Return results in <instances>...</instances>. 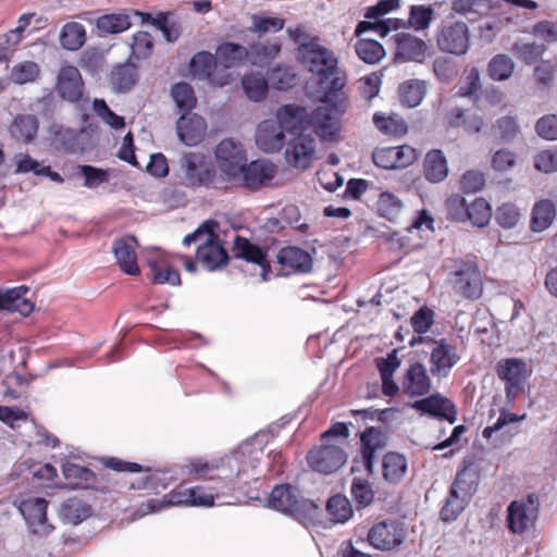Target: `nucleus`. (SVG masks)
I'll use <instances>...</instances> for the list:
<instances>
[{
	"label": "nucleus",
	"mask_w": 557,
	"mask_h": 557,
	"mask_svg": "<svg viewBox=\"0 0 557 557\" xmlns=\"http://www.w3.org/2000/svg\"><path fill=\"white\" fill-rule=\"evenodd\" d=\"M434 10L425 5H412L410 8L408 24L416 30L428 28L432 22Z\"/></svg>",
	"instance_id": "obj_62"
},
{
	"label": "nucleus",
	"mask_w": 557,
	"mask_h": 557,
	"mask_svg": "<svg viewBox=\"0 0 557 557\" xmlns=\"http://www.w3.org/2000/svg\"><path fill=\"white\" fill-rule=\"evenodd\" d=\"M275 119L284 133H305L309 128V111L298 104H284L275 113Z\"/></svg>",
	"instance_id": "obj_18"
},
{
	"label": "nucleus",
	"mask_w": 557,
	"mask_h": 557,
	"mask_svg": "<svg viewBox=\"0 0 557 557\" xmlns=\"http://www.w3.org/2000/svg\"><path fill=\"white\" fill-rule=\"evenodd\" d=\"M271 86L281 91L288 90L296 86L298 77L293 67L276 65L268 74Z\"/></svg>",
	"instance_id": "obj_46"
},
{
	"label": "nucleus",
	"mask_w": 557,
	"mask_h": 557,
	"mask_svg": "<svg viewBox=\"0 0 557 557\" xmlns=\"http://www.w3.org/2000/svg\"><path fill=\"white\" fill-rule=\"evenodd\" d=\"M148 263L151 271V277L154 283H169L171 285L181 284L178 271L170 265L169 260L165 256L158 255L156 258H150Z\"/></svg>",
	"instance_id": "obj_33"
},
{
	"label": "nucleus",
	"mask_w": 557,
	"mask_h": 557,
	"mask_svg": "<svg viewBox=\"0 0 557 557\" xmlns=\"http://www.w3.org/2000/svg\"><path fill=\"white\" fill-rule=\"evenodd\" d=\"M83 81L79 71L72 65L63 66L58 75L57 90L69 102H77L83 96Z\"/></svg>",
	"instance_id": "obj_23"
},
{
	"label": "nucleus",
	"mask_w": 557,
	"mask_h": 557,
	"mask_svg": "<svg viewBox=\"0 0 557 557\" xmlns=\"http://www.w3.org/2000/svg\"><path fill=\"white\" fill-rule=\"evenodd\" d=\"M176 128L180 139L185 145L195 146L205 137L207 124L200 115L187 113L178 119Z\"/></svg>",
	"instance_id": "obj_25"
},
{
	"label": "nucleus",
	"mask_w": 557,
	"mask_h": 557,
	"mask_svg": "<svg viewBox=\"0 0 557 557\" xmlns=\"http://www.w3.org/2000/svg\"><path fill=\"white\" fill-rule=\"evenodd\" d=\"M449 124L451 126H463L468 133H479L483 126L482 117L476 113H467L459 108H455L449 114Z\"/></svg>",
	"instance_id": "obj_52"
},
{
	"label": "nucleus",
	"mask_w": 557,
	"mask_h": 557,
	"mask_svg": "<svg viewBox=\"0 0 557 557\" xmlns=\"http://www.w3.org/2000/svg\"><path fill=\"white\" fill-rule=\"evenodd\" d=\"M383 476L389 483H398L407 471L406 458L397 453H388L383 458Z\"/></svg>",
	"instance_id": "obj_42"
},
{
	"label": "nucleus",
	"mask_w": 557,
	"mask_h": 557,
	"mask_svg": "<svg viewBox=\"0 0 557 557\" xmlns=\"http://www.w3.org/2000/svg\"><path fill=\"white\" fill-rule=\"evenodd\" d=\"M248 50L242 45L234 42H223L215 51L216 61L225 69L236 67L248 60Z\"/></svg>",
	"instance_id": "obj_34"
},
{
	"label": "nucleus",
	"mask_w": 557,
	"mask_h": 557,
	"mask_svg": "<svg viewBox=\"0 0 557 557\" xmlns=\"http://www.w3.org/2000/svg\"><path fill=\"white\" fill-rule=\"evenodd\" d=\"M406 27V22L400 18H382L375 22L370 21H361L358 23L355 35L360 36L361 34L373 30L380 37L384 38L386 37L392 30H397L399 28Z\"/></svg>",
	"instance_id": "obj_41"
},
{
	"label": "nucleus",
	"mask_w": 557,
	"mask_h": 557,
	"mask_svg": "<svg viewBox=\"0 0 557 557\" xmlns=\"http://www.w3.org/2000/svg\"><path fill=\"white\" fill-rule=\"evenodd\" d=\"M242 87L249 100L259 102L268 95L269 78L267 79L259 72H250L243 76Z\"/></svg>",
	"instance_id": "obj_37"
},
{
	"label": "nucleus",
	"mask_w": 557,
	"mask_h": 557,
	"mask_svg": "<svg viewBox=\"0 0 557 557\" xmlns=\"http://www.w3.org/2000/svg\"><path fill=\"white\" fill-rule=\"evenodd\" d=\"M554 218V203L550 200H541L533 208L531 227L534 232H542L552 224Z\"/></svg>",
	"instance_id": "obj_48"
},
{
	"label": "nucleus",
	"mask_w": 557,
	"mask_h": 557,
	"mask_svg": "<svg viewBox=\"0 0 557 557\" xmlns=\"http://www.w3.org/2000/svg\"><path fill=\"white\" fill-rule=\"evenodd\" d=\"M406 537L405 523L397 519H385L373 524L367 535L369 544L379 550L388 552L400 546Z\"/></svg>",
	"instance_id": "obj_4"
},
{
	"label": "nucleus",
	"mask_w": 557,
	"mask_h": 557,
	"mask_svg": "<svg viewBox=\"0 0 557 557\" xmlns=\"http://www.w3.org/2000/svg\"><path fill=\"white\" fill-rule=\"evenodd\" d=\"M310 468L323 474L337 471L347 460V455L338 443H322L307 456Z\"/></svg>",
	"instance_id": "obj_6"
},
{
	"label": "nucleus",
	"mask_w": 557,
	"mask_h": 557,
	"mask_svg": "<svg viewBox=\"0 0 557 557\" xmlns=\"http://www.w3.org/2000/svg\"><path fill=\"white\" fill-rule=\"evenodd\" d=\"M182 168L185 171L186 184L203 185L211 180L212 171L201 153L188 152L182 157Z\"/></svg>",
	"instance_id": "obj_21"
},
{
	"label": "nucleus",
	"mask_w": 557,
	"mask_h": 557,
	"mask_svg": "<svg viewBox=\"0 0 557 557\" xmlns=\"http://www.w3.org/2000/svg\"><path fill=\"white\" fill-rule=\"evenodd\" d=\"M27 293L28 287L24 285L0 292L3 310L20 312L23 315L33 312L34 304L26 297Z\"/></svg>",
	"instance_id": "obj_29"
},
{
	"label": "nucleus",
	"mask_w": 557,
	"mask_h": 557,
	"mask_svg": "<svg viewBox=\"0 0 557 557\" xmlns=\"http://www.w3.org/2000/svg\"><path fill=\"white\" fill-rule=\"evenodd\" d=\"M450 282L455 293L465 298L474 300L483 293L481 272L471 261H461L454 271Z\"/></svg>",
	"instance_id": "obj_7"
},
{
	"label": "nucleus",
	"mask_w": 557,
	"mask_h": 557,
	"mask_svg": "<svg viewBox=\"0 0 557 557\" xmlns=\"http://www.w3.org/2000/svg\"><path fill=\"white\" fill-rule=\"evenodd\" d=\"M411 407L421 413L445 419L449 423H454L456 420V411L453 404L438 394L417 400Z\"/></svg>",
	"instance_id": "obj_26"
},
{
	"label": "nucleus",
	"mask_w": 557,
	"mask_h": 557,
	"mask_svg": "<svg viewBox=\"0 0 557 557\" xmlns=\"http://www.w3.org/2000/svg\"><path fill=\"white\" fill-rule=\"evenodd\" d=\"M460 356L456 345L445 338L433 341L430 354V371L436 377H446L451 369L459 362Z\"/></svg>",
	"instance_id": "obj_14"
},
{
	"label": "nucleus",
	"mask_w": 557,
	"mask_h": 557,
	"mask_svg": "<svg viewBox=\"0 0 557 557\" xmlns=\"http://www.w3.org/2000/svg\"><path fill=\"white\" fill-rule=\"evenodd\" d=\"M424 176L429 182L438 183L448 174L447 161L441 150H432L424 159Z\"/></svg>",
	"instance_id": "obj_39"
},
{
	"label": "nucleus",
	"mask_w": 557,
	"mask_h": 557,
	"mask_svg": "<svg viewBox=\"0 0 557 557\" xmlns=\"http://www.w3.org/2000/svg\"><path fill=\"white\" fill-rule=\"evenodd\" d=\"M431 387L432 382L425 366L418 361L410 363L403 376V392L414 398L428 395Z\"/></svg>",
	"instance_id": "obj_17"
},
{
	"label": "nucleus",
	"mask_w": 557,
	"mask_h": 557,
	"mask_svg": "<svg viewBox=\"0 0 557 557\" xmlns=\"http://www.w3.org/2000/svg\"><path fill=\"white\" fill-rule=\"evenodd\" d=\"M276 166L268 160H256L242 168L240 174L234 182L242 183L249 189L267 186L276 174Z\"/></svg>",
	"instance_id": "obj_15"
},
{
	"label": "nucleus",
	"mask_w": 557,
	"mask_h": 557,
	"mask_svg": "<svg viewBox=\"0 0 557 557\" xmlns=\"http://www.w3.org/2000/svg\"><path fill=\"white\" fill-rule=\"evenodd\" d=\"M233 250L236 258L257 264L260 268L261 280H268L271 273V267L263 249L250 243L247 238L236 236Z\"/></svg>",
	"instance_id": "obj_20"
},
{
	"label": "nucleus",
	"mask_w": 557,
	"mask_h": 557,
	"mask_svg": "<svg viewBox=\"0 0 557 557\" xmlns=\"http://www.w3.org/2000/svg\"><path fill=\"white\" fill-rule=\"evenodd\" d=\"M469 500L470 499H463L461 495L453 493V491H450L449 496L441 510L442 519L446 522L457 519V517L465 509Z\"/></svg>",
	"instance_id": "obj_63"
},
{
	"label": "nucleus",
	"mask_w": 557,
	"mask_h": 557,
	"mask_svg": "<svg viewBox=\"0 0 557 557\" xmlns=\"http://www.w3.org/2000/svg\"><path fill=\"white\" fill-rule=\"evenodd\" d=\"M247 50L248 61L255 66L264 67L277 57L281 44L277 40L256 42Z\"/></svg>",
	"instance_id": "obj_32"
},
{
	"label": "nucleus",
	"mask_w": 557,
	"mask_h": 557,
	"mask_svg": "<svg viewBox=\"0 0 557 557\" xmlns=\"http://www.w3.org/2000/svg\"><path fill=\"white\" fill-rule=\"evenodd\" d=\"M277 262L281 264L283 274L308 273L312 269V258L309 252L298 247L282 248L277 255Z\"/></svg>",
	"instance_id": "obj_22"
},
{
	"label": "nucleus",
	"mask_w": 557,
	"mask_h": 557,
	"mask_svg": "<svg viewBox=\"0 0 557 557\" xmlns=\"http://www.w3.org/2000/svg\"><path fill=\"white\" fill-rule=\"evenodd\" d=\"M136 247L137 240L132 236L116 239L113 244V252L117 264L128 275H137L140 272L137 264Z\"/></svg>",
	"instance_id": "obj_28"
},
{
	"label": "nucleus",
	"mask_w": 557,
	"mask_h": 557,
	"mask_svg": "<svg viewBox=\"0 0 557 557\" xmlns=\"http://www.w3.org/2000/svg\"><path fill=\"white\" fill-rule=\"evenodd\" d=\"M373 124L379 132L391 137H401L407 134L406 121L396 113L375 112Z\"/></svg>",
	"instance_id": "obj_31"
},
{
	"label": "nucleus",
	"mask_w": 557,
	"mask_h": 557,
	"mask_svg": "<svg viewBox=\"0 0 557 557\" xmlns=\"http://www.w3.org/2000/svg\"><path fill=\"white\" fill-rule=\"evenodd\" d=\"M213 499L214 495L211 492H208L202 486H196L191 488H186L185 491L176 494H172L166 503L160 502L158 499H150L141 506L140 510L141 515H146L159 511L160 509L168 505L210 507L214 504Z\"/></svg>",
	"instance_id": "obj_8"
},
{
	"label": "nucleus",
	"mask_w": 557,
	"mask_h": 557,
	"mask_svg": "<svg viewBox=\"0 0 557 557\" xmlns=\"http://www.w3.org/2000/svg\"><path fill=\"white\" fill-rule=\"evenodd\" d=\"M426 50V42L409 33L395 35V59L399 62H422Z\"/></svg>",
	"instance_id": "obj_19"
},
{
	"label": "nucleus",
	"mask_w": 557,
	"mask_h": 557,
	"mask_svg": "<svg viewBox=\"0 0 557 557\" xmlns=\"http://www.w3.org/2000/svg\"><path fill=\"white\" fill-rule=\"evenodd\" d=\"M133 14L139 17L141 24L150 23L159 30H161L163 37L169 42L177 40L182 33L181 25L176 22H170L168 13L160 12L154 17L150 13L140 11H134Z\"/></svg>",
	"instance_id": "obj_30"
},
{
	"label": "nucleus",
	"mask_w": 557,
	"mask_h": 557,
	"mask_svg": "<svg viewBox=\"0 0 557 557\" xmlns=\"http://www.w3.org/2000/svg\"><path fill=\"white\" fill-rule=\"evenodd\" d=\"M47 500L40 497H28L20 503L18 510L32 533L45 536L53 530L47 520Z\"/></svg>",
	"instance_id": "obj_12"
},
{
	"label": "nucleus",
	"mask_w": 557,
	"mask_h": 557,
	"mask_svg": "<svg viewBox=\"0 0 557 557\" xmlns=\"http://www.w3.org/2000/svg\"><path fill=\"white\" fill-rule=\"evenodd\" d=\"M171 95L177 108L187 112L195 107L197 101L194 89L187 83H177L173 85Z\"/></svg>",
	"instance_id": "obj_59"
},
{
	"label": "nucleus",
	"mask_w": 557,
	"mask_h": 557,
	"mask_svg": "<svg viewBox=\"0 0 557 557\" xmlns=\"http://www.w3.org/2000/svg\"><path fill=\"white\" fill-rule=\"evenodd\" d=\"M96 114L110 127L121 129L125 126L124 117L115 114L102 99H95L92 103Z\"/></svg>",
	"instance_id": "obj_64"
},
{
	"label": "nucleus",
	"mask_w": 557,
	"mask_h": 557,
	"mask_svg": "<svg viewBox=\"0 0 557 557\" xmlns=\"http://www.w3.org/2000/svg\"><path fill=\"white\" fill-rule=\"evenodd\" d=\"M360 441L364 469L372 473L375 453L383 445L382 433L374 428H369L361 434Z\"/></svg>",
	"instance_id": "obj_36"
},
{
	"label": "nucleus",
	"mask_w": 557,
	"mask_h": 557,
	"mask_svg": "<svg viewBox=\"0 0 557 557\" xmlns=\"http://www.w3.org/2000/svg\"><path fill=\"white\" fill-rule=\"evenodd\" d=\"M492 216V209L488 202L483 198H476L467 206L466 220H470L475 226H485Z\"/></svg>",
	"instance_id": "obj_54"
},
{
	"label": "nucleus",
	"mask_w": 557,
	"mask_h": 557,
	"mask_svg": "<svg viewBox=\"0 0 557 557\" xmlns=\"http://www.w3.org/2000/svg\"><path fill=\"white\" fill-rule=\"evenodd\" d=\"M137 79V71L129 63L120 64L111 72V84L114 90L123 92L129 90Z\"/></svg>",
	"instance_id": "obj_47"
},
{
	"label": "nucleus",
	"mask_w": 557,
	"mask_h": 557,
	"mask_svg": "<svg viewBox=\"0 0 557 557\" xmlns=\"http://www.w3.org/2000/svg\"><path fill=\"white\" fill-rule=\"evenodd\" d=\"M86 41L84 25L77 22L66 23L60 33L61 46L71 51L78 50Z\"/></svg>",
	"instance_id": "obj_43"
},
{
	"label": "nucleus",
	"mask_w": 557,
	"mask_h": 557,
	"mask_svg": "<svg viewBox=\"0 0 557 557\" xmlns=\"http://www.w3.org/2000/svg\"><path fill=\"white\" fill-rule=\"evenodd\" d=\"M299 59L305 67L317 78L320 100L324 103L337 101L336 110L346 100L344 88L347 75L338 66V59L333 51L322 46L318 39L301 45Z\"/></svg>",
	"instance_id": "obj_1"
},
{
	"label": "nucleus",
	"mask_w": 557,
	"mask_h": 557,
	"mask_svg": "<svg viewBox=\"0 0 557 557\" xmlns=\"http://www.w3.org/2000/svg\"><path fill=\"white\" fill-rule=\"evenodd\" d=\"M197 259L209 271H215L226 264L228 260L226 250L218 242L214 230L206 242L198 245Z\"/></svg>",
	"instance_id": "obj_24"
},
{
	"label": "nucleus",
	"mask_w": 557,
	"mask_h": 557,
	"mask_svg": "<svg viewBox=\"0 0 557 557\" xmlns=\"http://www.w3.org/2000/svg\"><path fill=\"white\" fill-rule=\"evenodd\" d=\"M498 377L505 382V393L509 401H513L522 391L528 377V364L519 358L502 359L496 364Z\"/></svg>",
	"instance_id": "obj_9"
},
{
	"label": "nucleus",
	"mask_w": 557,
	"mask_h": 557,
	"mask_svg": "<svg viewBox=\"0 0 557 557\" xmlns=\"http://www.w3.org/2000/svg\"><path fill=\"white\" fill-rule=\"evenodd\" d=\"M412 329L417 336H412L409 342L411 347L424 343L429 337L423 336L434 323V311L429 307H422L410 319Z\"/></svg>",
	"instance_id": "obj_40"
},
{
	"label": "nucleus",
	"mask_w": 557,
	"mask_h": 557,
	"mask_svg": "<svg viewBox=\"0 0 557 557\" xmlns=\"http://www.w3.org/2000/svg\"><path fill=\"white\" fill-rule=\"evenodd\" d=\"M326 510L334 522L344 523L352 516L349 499L343 495L332 496L326 504Z\"/></svg>",
	"instance_id": "obj_53"
},
{
	"label": "nucleus",
	"mask_w": 557,
	"mask_h": 557,
	"mask_svg": "<svg viewBox=\"0 0 557 557\" xmlns=\"http://www.w3.org/2000/svg\"><path fill=\"white\" fill-rule=\"evenodd\" d=\"M268 434L258 433L252 438L242 443L231 455L224 457L220 465H210L201 460H195L190 463V472L198 475L199 479H213L216 476L233 480L253 470L263 455V444Z\"/></svg>",
	"instance_id": "obj_2"
},
{
	"label": "nucleus",
	"mask_w": 557,
	"mask_h": 557,
	"mask_svg": "<svg viewBox=\"0 0 557 557\" xmlns=\"http://www.w3.org/2000/svg\"><path fill=\"white\" fill-rule=\"evenodd\" d=\"M216 57L208 51L196 53L189 63L190 73L200 79L209 78L216 66Z\"/></svg>",
	"instance_id": "obj_49"
},
{
	"label": "nucleus",
	"mask_w": 557,
	"mask_h": 557,
	"mask_svg": "<svg viewBox=\"0 0 557 557\" xmlns=\"http://www.w3.org/2000/svg\"><path fill=\"white\" fill-rule=\"evenodd\" d=\"M135 10H131L129 12H121V13H112L104 14L97 20V27L99 30L109 33V34H117L127 30L135 18L134 13Z\"/></svg>",
	"instance_id": "obj_35"
},
{
	"label": "nucleus",
	"mask_w": 557,
	"mask_h": 557,
	"mask_svg": "<svg viewBox=\"0 0 557 557\" xmlns=\"http://www.w3.org/2000/svg\"><path fill=\"white\" fill-rule=\"evenodd\" d=\"M315 153V139L310 134L300 133L286 141L284 152L286 163L297 170L310 168Z\"/></svg>",
	"instance_id": "obj_11"
},
{
	"label": "nucleus",
	"mask_w": 557,
	"mask_h": 557,
	"mask_svg": "<svg viewBox=\"0 0 557 557\" xmlns=\"http://www.w3.org/2000/svg\"><path fill=\"white\" fill-rule=\"evenodd\" d=\"M90 507L77 498L66 499L60 509V516L69 523L77 524L90 516Z\"/></svg>",
	"instance_id": "obj_45"
},
{
	"label": "nucleus",
	"mask_w": 557,
	"mask_h": 557,
	"mask_svg": "<svg viewBox=\"0 0 557 557\" xmlns=\"http://www.w3.org/2000/svg\"><path fill=\"white\" fill-rule=\"evenodd\" d=\"M545 50L544 45L535 42H516L512 51L515 55L527 64L535 63Z\"/></svg>",
	"instance_id": "obj_61"
},
{
	"label": "nucleus",
	"mask_w": 557,
	"mask_h": 557,
	"mask_svg": "<svg viewBox=\"0 0 557 557\" xmlns=\"http://www.w3.org/2000/svg\"><path fill=\"white\" fill-rule=\"evenodd\" d=\"M425 95V83L419 79H410L399 87L400 100L409 108L419 106Z\"/></svg>",
	"instance_id": "obj_50"
},
{
	"label": "nucleus",
	"mask_w": 557,
	"mask_h": 557,
	"mask_svg": "<svg viewBox=\"0 0 557 557\" xmlns=\"http://www.w3.org/2000/svg\"><path fill=\"white\" fill-rule=\"evenodd\" d=\"M40 70L34 61H22L14 64L10 71V79L15 84L34 82L39 76Z\"/></svg>",
	"instance_id": "obj_55"
},
{
	"label": "nucleus",
	"mask_w": 557,
	"mask_h": 557,
	"mask_svg": "<svg viewBox=\"0 0 557 557\" xmlns=\"http://www.w3.org/2000/svg\"><path fill=\"white\" fill-rule=\"evenodd\" d=\"M323 139L333 138L339 131L338 120L329 107H318L309 112V128Z\"/></svg>",
	"instance_id": "obj_27"
},
{
	"label": "nucleus",
	"mask_w": 557,
	"mask_h": 557,
	"mask_svg": "<svg viewBox=\"0 0 557 557\" xmlns=\"http://www.w3.org/2000/svg\"><path fill=\"white\" fill-rule=\"evenodd\" d=\"M515 63L510 57L506 54H497L488 63V74L494 81H505L509 78L513 72Z\"/></svg>",
	"instance_id": "obj_57"
},
{
	"label": "nucleus",
	"mask_w": 557,
	"mask_h": 557,
	"mask_svg": "<svg viewBox=\"0 0 557 557\" xmlns=\"http://www.w3.org/2000/svg\"><path fill=\"white\" fill-rule=\"evenodd\" d=\"M37 131L38 120L32 114L17 115L10 126L11 136L21 143L32 141L37 134Z\"/></svg>",
	"instance_id": "obj_38"
},
{
	"label": "nucleus",
	"mask_w": 557,
	"mask_h": 557,
	"mask_svg": "<svg viewBox=\"0 0 557 557\" xmlns=\"http://www.w3.org/2000/svg\"><path fill=\"white\" fill-rule=\"evenodd\" d=\"M355 51L359 59L368 64H376L385 57L384 47L374 39L362 38L357 40Z\"/></svg>",
	"instance_id": "obj_44"
},
{
	"label": "nucleus",
	"mask_w": 557,
	"mask_h": 557,
	"mask_svg": "<svg viewBox=\"0 0 557 557\" xmlns=\"http://www.w3.org/2000/svg\"><path fill=\"white\" fill-rule=\"evenodd\" d=\"M62 470L65 479L76 486H87L94 480L92 471L84 466L67 461L63 463Z\"/></svg>",
	"instance_id": "obj_58"
},
{
	"label": "nucleus",
	"mask_w": 557,
	"mask_h": 557,
	"mask_svg": "<svg viewBox=\"0 0 557 557\" xmlns=\"http://www.w3.org/2000/svg\"><path fill=\"white\" fill-rule=\"evenodd\" d=\"M537 517V506L532 496L513 500L507 508V524L513 534H523L530 530Z\"/></svg>",
	"instance_id": "obj_13"
},
{
	"label": "nucleus",
	"mask_w": 557,
	"mask_h": 557,
	"mask_svg": "<svg viewBox=\"0 0 557 557\" xmlns=\"http://www.w3.org/2000/svg\"><path fill=\"white\" fill-rule=\"evenodd\" d=\"M255 139L261 151L273 153L280 151L285 145V133L276 119H268L258 124Z\"/></svg>",
	"instance_id": "obj_16"
},
{
	"label": "nucleus",
	"mask_w": 557,
	"mask_h": 557,
	"mask_svg": "<svg viewBox=\"0 0 557 557\" xmlns=\"http://www.w3.org/2000/svg\"><path fill=\"white\" fill-rule=\"evenodd\" d=\"M438 48L447 53L463 55L469 50V28L465 22H446L437 34Z\"/></svg>",
	"instance_id": "obj_10"
},
{
	"label": "nucleus",
	"mask_w": 557,
	"mask_h": 557,
	"mask_svg": "<svg viewBox=\"0 0 557 557\" xmlns=\"http://www.w3.org/2000/svg\"><path fill=\"white\" fill-rule=\"evenodd\" d=\"M403 207V201L395 194L391 191H383L380 194L377 211L387 220H395L400 214Z\"/></svg>",
	"instance_id": "obj_56"
},
{
	"label": "nucleus",
	"mask_w": 557,
	"mask_h": 557,
	"mask_svg": "<svg viewBox=\"0 0 557 557\" xmlns=\"http://www.w3.org/2000/svg\"><path fill=\"white\" fill-rule=\"evenodd\" d=\"M215 159L219 170L230 180L237 178L247 162L243 145L232 138L223 139L215 147Z\"/></svg>",
	"instance_id": "obj_5"
},
{
	"label": "nucleus",
	"mask_w": 557,
	"mask_h": 557,
	"mask_svg": "<svg viewBox=\"0 0 557 557\" xmlns=\"http://www.w3.org/2000/svg\"><path fill=\"white\" fill-rule=\"evenodd\" d=\"M269 506L296 519L305 518L314 507L300 491L290 484L276 485L270 496Z\"/></svg>",
	"instance_id": "obj_3"
},
{
	"label": "nucleus",
	"mask_w": 557,
	"mask_h": 557,
	"mask_svg": "<svg viewBox=\"0 0 557 557\" xmlns=\"http://www.w3.org/2000/svg\"><path fill=\"white\" fill-rule=\"evenodd\" d=\"M350 493L359 507H368L374 499L372 485L362 478H354Z\"/></svg>",
	"instance_id": "obj_60"
},
{
	"label": "nucleus",
	"mask_w": 557,
	"mask_h": 557,
	"mask_svg": "<svg viewBox=\"0 0 557 557\" xmlns=\"http://www.w3.org/2000/svg\"><path fill=\"white\" fill-rule=\"evenodd\" d=\"M475 490L476 475L471 468L465 467L457 473L450 491L461 495L463 499H470Z\"/></svg>",
	"instance_id": "obj_51"
}]
</instances>
